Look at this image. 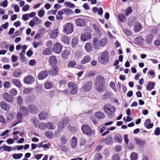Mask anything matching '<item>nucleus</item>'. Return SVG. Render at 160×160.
<instances>
[{
    "instance_id": "48",
    "label": "nucleus",
    "mask_w": 160,
    "mask_h": 160,
    "mask_svg": "<svg viewBox=\"0 0 160 160\" xmlns=\"http://www.w3.org/2000/svg\"><path fill=\"white\" fill-rule=\"evenodd\" d=\"M78 42V40L77 38L75 37H74L72 40V46L73 48H74L77 45Z\"/></svg>"
},
{
    "instance_id": "37",
    "label": "nucleus",
    "mask_w": 160,
    "mask_h": 160,
    "mask_svg": "<svg viewBox=\"0 0 160 160\" xmlns=\"http://www.w3.org/2000/svg\"><path fill=\"white\" fill-rule=\"evenodd\" d=\"M153 37V36L152 34L148 35L146 39V42L148 43H151Z\"/></svg>"
},
{
    "instance_id": "53",
    "label": "nucleus",
    "mask_w": 160,
    "mask_h": 160,
    "mask_svg": "<svg viewBox=\"0 0 160 160\" xmlns=\"http://www.w3.org/2000/svg\"><path fill=\"white\" fill-rule=\"evenodd\" d=\"M21 72L19 70H15L14 71L13 75L14 77L18 78L20 75Z\"/></svg>"
},
{
    "instance_id": "44",
    "label": "nucleus",
    "mask_w": 160,
    "mask_h": 160,
    "mask_svg": "<svg viewBox=\"0 0 160 160\" xmlns=\"http://www.w3.org/2000/svg\"><path fill=\"white\" fill-rule=\"evenodd\" d=\"M63 11L65 14L67 15H69L72 14L73 12L70 9L68 8H65L63 9Z\"/></svg>"
},
{
    "instance_id": "26",
    "label": "nucleus",
    "mask_w": 160,
    "mask_h": 160,
    "mask_svg": "<svg viewBox=\"0 0 160 160\" xmlns=\"http://www.w3.org/2000/svg\"><path fill=\"white\" fill-rule=\"evenodd\" d=\"M58 30L57 28H55L53 30L50 34V37L52 38H56L58 35Z\"/></svg>"
},
{
    "instance_id": "50",
    "label": "nucleus",
    "mask_w": 160,
    "mask_h": 160,
    "mask_svg": "<svg viewBox=\"0 0 160 160\" xmlns=\"http://www.w3.org/2000/svg\"><path fill=\"white\" fill-rule=\"evenodd\" d=\"M10 93L11 96H15L17 94V91L16 89L14 88H12L10 91Z\"/></svg>"
},
{
    "instance_id": "35",
    "label": "nucleus",
    "mask_w": 160,
    "mask_h": 160,
    "mask_svg": "<svg viewBox=\"0 0 160 160\" xmlns=\"http://www.w3.org/2000/svg\"><path fill=\"white\" fill-rule=\"evenodd\" d=\"M104 84H96V89L99 92H102L103 91V86Z\"/></svg>"
},
{
    "instance_id": "55",
    "label": "nucleus",
    "mask_w": 160,
    "mask_h": 160,
    "mask_svg": "<svg viewBox=\"0 0 160 160\" xmlns=\"http://www.w3.org/2000/svg\"><path fill=\"white\" fill-rule=\"evenodd\" d=\"M76 65V62L73 61L69 62L68 63V66L70 68H73Z\"/></svg>"
},
{
    "instance_id": "60",
    "label": "nucleus",
    "mask_w": 160,
    "mask_h": 160,
    "mask_svg": "<svg viewBox=\"0 0 160 160\" xmlns=\"http://www.w3.org/2000/svg\"><path fill=\"white\" fill-rule=\"evenodd\" d=\"M109 85L111 87V88L115 92H117V89L115 87V83L113 82H111L109 84Z\"/></svg>"
},
{
    "instance_id": "47",
    "label": "nucleus",
    "mask_w": 160,
    "mask_h": 160,
    "mask_svg": "<svg viewBox=\"0 0 160 160\" xmlns=\"http://www.w3.org/2000/svg\"><path fill=\"white\" fill-rule=\"evenodd\" d=\"M118 19L121 22H124L125 19L124 15L122 14H119L118 16Z\"/></svg>"
},
{
    "instance_id": "25",
    "label": "nucleus",
    "mask_w": 160,
    "mask_h": 160,
    "mask_svg": "<svg viewBox=\"0 0 160 160\" xmlns=\"http://www.w3.org/2000/svg\"><path fill=\"white\" fill-rule=\"evenodd\" d=\"M85 48L87 52L90 53L92 52V45L90 43L87 42L85 45Z\"/></svg>"
},
{
    "instance_id": "6",
    "label": "nucleus",
    "mask_w": 160,
    "mask_h": 160,
    "mask_svg": "<svg viewBox=\"0 0 160 160\" xmlns=\"http://www.w3.org/2000/svg\"><path fill=\"white\" fill-rule=\"evenodd\" d=\"M68 87L70 89V92L72 94H75L77 91V86L74 83L71 82L68 83Z\"/></svg>"
},
{
    "instance_id": "59",
    "label": "nucleus",
    "mask_w": 160,
    "mask_h": 160,
    "mask_svg": "<svg viewBox=\"0 0 160 160\" xmlns=\"http://www.w3.org/2000/svg\"><path fill=\"white\" fill-rule=\"evenodd\" d=\"M126 15L128 16L132 12V8L131 7H129L127 8L126 10Z\"/></svg>"
},
{
    "instance_id": "23",
    "label": "nucleus",
    "mask_w": 160,
    "mask_h": 160,
    "mask_svg": "<svg viewBox=\"0 0 160 160\" xmlns=\"http://www.w3.org/2000/svg\"><path fill=\"white\" fill-rule=\"evenodd\" d=\"M76 23L77 25L79 26H83L85 25V22L81 18L77 19L76 20Z\"/></svg>"
},
{
    "instance_id": "11",
    "label": "nucleus",
    "mask_w": 160,
    "mask_h": 160,
    "mask_svg": "<svg viewBox=\"0 0 160 160\" xmlns=\"http://www.w3.org/2000/svg\"><path fill=\"white\" fill-rule=\"evenodd\" d=\"M48 73L46 70L40 72L38 75V78L39 80H42L46 78L48 76Z\"/></svg>"
},
{
    "instance_id": "33",
    "label": "nucleus",
    "mask_w": 160,
    "mask_h": 160,
    "mask_svg": "<svg viewBox=\"0 0 160 160\" xmlns=\"http://www.w3.org/2000/svg\"><path fill=\"white\" fill-rule=\"evenodd\" d=\"M11 148L6 145H3L0 147V150H3L5 151L10 152L11 150Z\"/></svg>"
},
{
    "instance_id": "15",
    "label": "nucleus",
    "mask_w": 160,
    "mask_h": 160,
    "mask_svg": "<svg viewBox=\"0 0 160 160\" xmlns=\"http://www.w3.org/2000/svg\"><path fill=\"white\" fill-rule=\"evenodd\" d=\"M104 80L102 76L99 75L97 77L95 81L96 84H104Z\"/></svg>"
},
{
    "instance_id": "46",
    "label": "nucleus",
    "mask_w": 160,
    "mask_h": 160,
    "mask_svg": "<svg viewBox=\"0 0 160 160\" xmlns=\"http://www.w3.org/2000/svg\"><path fill=\"white\" fill-rule=\"evenodd\" d=\"M23 114L20 112H18L17 115V121H18V122H21V119L23 118Z\"/></svg>"
},
{
    "instance_id": "16",
    "label": "nucleus",
    "mask_w": 160,
    "mask_h": 160,
    "mask_svg": "<svg viewBox=\"0 0 160 160\" xmlns=\"http://www.w3.org/2000/svg\"><path fill=\"white\" fill-rule=\"evenodd\" d=\"M112 137L109 135L106 138L102 139L101 142H105L107 144H110L112 143Z\"/></svg>"
},
{
    "instance_id": "54",
    "label": "nucleus",
    "mask_w": 160,
    "mask_h": 160,
    "mask_svg": "<svg viewBox=\"0 0 160 160\" xmlns=\"http://www.w3.org/2000/svg\"><path fill=\"white\" fill-rule=\"evenodd\" d=\"M95 160H101L102 158V156L99 153H97L95 154Z\"/></svg>"
},
{
    "instance_id": "12",
    "label": "nucleus",
    "mask_w": 160,
    "mask_h": 160,
    "mask_svg": "<svg viewBox=\"0 0 160 160\" xmlns=\"http://www.w3.org/2000/svg\"><path fill=\"white\" fill-rule=\"evenodd\" d=\"M91 38V34L89 32L82 34L81 36V40L83 41H86Z\"/></svg>"
},
{
    "instance_id": "38",
    "label": "nucleus",
    "mask_w": 160,
    "mask_h": 160,
    "mask_svg": "<svg viewBox=\"0 0 160 160\" xmlns=\"http://www.w3.org/2000/svg\"><path fill=\"white\" fill-rule=\"evenodd\" d=\"M114 138L116 142L119 143H120L122 140V138L120 135L114 136Z\"/></svg>"
},
{
    "instance_id": "1",
    "label": "nucleus",
    "mask_w": 160,
    "mask_h": 160,
    "mask_svg": "<svg viewBox=\"0 0 160 160\" xmlns=\"http://www.w3.org/2000/svg\"><path fill=\"white\" fill-rule=\"evenodd\" d=\"M109 56L107 51L101 53V56L98 58L99 62L102 64L106 65L109 61Z\"/></svg>"
},
{
    "instance_id": "22",
    "label": "nucleus",
    "mask_w": 160,
    "mask_h": 160,
    "mask_svg": "<svg viewBox=\"0 0 160 160\" xmlns=\"http://www.w3.org/2000/svg\"><path fill=\"white\" fill-rule=\"evenodd\" d=\"M95 116L98 119H104L106 116L105 114L101 112L98 111L95 113Z\"/></svg>"
},
{
    "instance_id": "36",
    "label": "nucleus",
    "mask_w": 160,
    "mask_h": 160,
    "mask_svg": "<svg viewBox=\"0 0 160 160\" xmlns=\"http://www.w3.org/2000/svg\"><path fill=\"white\" fill-rule=\"evenodd\" d=\"M45 135L49 138H52L54 137V134L53 132L50 131H48L45 132Z\"/></svg>"
},
{
    "instance_id": "61",
    "label": "nucleus",
    "mask_w": 160,
    "mask_h": 160,
    "mask_svg": "<svg viewBox=\"0 0 160 160\" xmlns=\"http://www.w3.org/2000/svg\"><path fill=\"white\" fill-rule=\"evenodd\" d=\"M154 134L157 136L160 135V128L159 127H157L154 132Z\"/></svg>"
},
{
    "instance_id": "18",
    "label": "nucleus",
    "mask_w": 160,
    "mask_h": 160,
    "mask_svg": "<svg viewBox=\"0 0 160 160\" xmlns=\"http://www.w3.org/2000/svg\"><path fill=\"white\" fill-rule=\"evenodd\" d=\"M48 117V113L46 111H43L38 114V118L40 120H43Z\"/></svg>"
},
{
    "instance_id": "20",
    "label": "nucleus",
    "mask_w": 160,
    "mask_h": 160,
    "mask_svg": "<svg viewBox=\"0 0 160 160\" xmlns=\"http://www.w3.org/2000/svg\"><path fill=\"white\" fill-rule=\"evenodd\" d=\"M151 122V121L150 119H146L144 123V126L148 129L152 128L153 127V124Z\"/></svg>"
},
{
    "instance_id": "21",
    "label": "nucleus",
    "mask_w": 160,
    "mask_h": 160,
    "mask_svg": "<svg viewBox=\"0 0 160 160\" xmlns=\"http://www.w3.org/2000/svg\"><path fill=\"white\" fill-rule=\"evenodd\" d=\"M155 85V82H149L147 83L146 90L147 91H151L154 88Z\"/></svg>"
},
{
    "instance_id": "34",
    "label": "nucleus",
    "mask_w": 160,
    "mask_h": 160,
    "mask_svg": "<svg viewBox=\"0 0 160 160\" xmlns=\"http://www.w3.org/2000/svg\"><path fill=\"white\" fill-rule=\"evenodd\" d=\"M98 40L97 37L94 38L93 40V44L94 47L96 49H98Z\"/></svg>"
},
{
    "instance_id": "40",
    "label": "nucleus",
    "mask_w": 160,
    "mask_h": 160,
    "mask_svg": "<svg viewBox=\"0 0 160 160\" xmlns=\"http://www.w3.org/2000/svg\"><path fill=\"white\" fill-rule=\"evenodd\" d=\"M107 42V40L105 38H103L101 39L99 42V44L100 46L103 47L105 46Z\"/></svg>"
},
{
    "instance_id": "62",
    "label": "nucleus",
    "mask_w": 160,
    "mask_h": 160,
    "mask_svg": "<svg viewBox=\"0 0 160 160\" xmlns=\"http://www.w3.org/2000/svg\"><path fill=\"white\" fill-rule=\"evenodd\" d=\"M8 2L7 0H5L0 3V5L3 8H6L8 6Z\"/></svg>"
},
{
    "instance_id": "43",
    "label": "nucleus",
    "mask_w": 160,
    "mask_h": 160,
    "mask_svg": "<svg viewBox=\"0 0 160 160\" xmlns=\"http://www.w3.org/2000/svg\"><path fill=\"white\" fill-rule=\"evenodd\" d=\"M52 53V51L49 48H48L45 49L42 52V54L44 55H48Z\"/></svg>"
},
{
    "instance_id": "3",
    "label": "nucleus",
    "mask_w": 160,
    "mask_h": 160,
    "mask_svg": "<svg viewBox=\"0 0 160 160\" xmlns=\"http://www.w3.org/2000/svg\"><path fill=\"white\" fill-rule=\"evenodd\" d=\"M103 110L106 113L110 115L112 113H114L115 112L116 108L110 104L107 103L104 106Z\"/></svg>"
},
{
    "instance_id": "42",
    "label": "nucleus",
    "mask_w": 160,
    "mask_h": 160,
    "mask_svg": "<svg viewBox=\"0 0 160 160\" xmlns=\"http://www.w3.org/2000/svg\"><path fill=\"white\" fill-rule=\"evenodd\" d=\"M23 156L22 153L13 154L12 155L13 158L14 159H18L20 158Z\"/></svg>"
},
{
    "instance_id": "19",
    "label": "nucleus",
    "mask_w": 160,
    "mask_h": 160,
    "mask_svg": "<svg viewBox=\"0 0 160 160\" xmlns=\"http://www.w3.org/2000/svg\"><path fill=\"white\" fill-rule=\"evenodd\" d=\"M33 82V78L31 76H28L24 78V82L26 83L31 84Z\"/></svg>"
},
{
    "instance_id": "31",
    "label": "nucleus",
    "mask_w": 160,
    "mask_h": 160,
    "mask_svg": "<svg viewBox=\"0 0 160 160\" xmlns=\"http://www.w3.org/2000/svg\"><path fill=\"white\" fill-rule=\"evenodd\" d=\"M70 54V52L68 51L67 50H65L63 51L61 53V56L64 59L67 58L68 56Z\"/></svg>"
},
{
    "instance_id": "9",
    "label": "nucleus",
    "mask_w": 160,
    "mask_h": 160,
    "mask_svg": "<svg viewBox=\"0 0 160 160\" xmlns=\"http://www.w3.org/2000/svg\"><path fill=\"white\" fill-rule=\"evenodd\" d=\"M49 65L52 67L56 66L57 62V59L55 56H52L50 57L49 59Z\"/></svg>"
},
{
    "instance_id": "32",
    "label": "nucleus",
    "mask_w": 160,
    "mask_h": 160,
    "mask_svg": "<svg viewBox=\"0 0 160 160\" xmlns=\"http://www.w3.org/2000/svg\"><path fill=\"white\" fill-rule=\"evenodd\" d=\"M46 124V128L49 129L53 130L56 128V125L54 123L48 122Z\"/></svg>"
},
{
    "instance_id": "56",
    "label": "nucleus",
    "mask_w": 160,
    "mask_h": 160,
    "mask_svg": "<svg viewBox=\"0 0 160 160\" xmlns=\"http://www.w3.org/2000/svg\"><path fill=\"white\" fill-rule=\"evenodd\" d=\"M38 127L41 130H44L46 128V124L44 123H41L39 124Z\"/></svg>"
},
{
    "instance_id": "24",
    "label": "nucleus",
    "mask_w": 160,
    "mask_h": 160,
    "mask_svg": "<svg viewBox=\"0 0 160 160\" xmlns=\"http://www.w3.org/2000/svg\"><path fill=\"white\" fill-rule=\"evenodd\" d=\"M141 24L139 22L136 23L134 26V31L135 32H139L142 29Z\"/></svg>"
},
{
    "instance_id": "64",
    "label": "nucleus",
    "mask_w": 160,
    "mask_h": 160,
    "mask_svg": "<svg viewBox=\"0 0 160 160\" xmlns=\"http://www.w3.org/2000/svg\"><path fill=\"white\" fill-rule=\"evenodd\" d=\"M52 85L51 83L49 82H46L45 85L44 87L45 88L47 89H49L51 87Z\"/></svg>"
},
{
    "instance_id": "51",
    "label": "nucleus",
    "mask_w": 160,
    "mask_h": 160,
    "mask_svg": "<svg viewBox=\"0 0 160 160\" xmlns=\"http://www.w3.org/2000/svg\"><path fill=\"white\" fill-rule=\"evenodd\" d=\"M17 104L18 105H21L22 104L23 102V100L21 96H19L17 97Z\"/></svg>"
},
{
    "instance_id": "58",
    "label": "nucleus",
    "mask_w": 160,
    "mask_h": 160,
    "mask_svg": "<svg viewBox=\"0 0 160 160\" xmlns=\"http://www.w3.org/2000/svg\"><path fill=\"white\" fill-rule=\"evenodd\" d=\"M115 150L117 152H120L122 150V148L120 145H118L114 147Z\"/></svg>"
},
{
    "instance_id": "63",
    "label": "nucleus",
    "mask_w": 160,
    "mask_h": 160,
    "mask_svg": "<svg viewBox=\"0 0 160 160\" xmlns=\"http://www.w3.org/2000/svg\"><path fill=\"white\" fill-rule=\"evenodd\" d=\"M42 42H34L33 43V45L34 48H36L38 46H40L42 45Z\"/></svg>"
},
{
    "instance_id": "5",
    "label": "nucleus",
    "mask_w": 160,
    "mask_h": 160,
    "mask_svg": "<svg viewBox=\"0 0 160 160\" xmlns=\"http://www.w3.org/2000/svg\"><path fill=\"white\" fill-rule=\"evenodd\" d=\"M92 85V82L89 81L86 82L82 87L81 90L82 91L89 92L91 89Z\"/></svg>"
},
{
    "instance_id": "27",
    "label": "nucleus",
    "mask_w": 160,
    "mask_h": 160,
    "mask_svg": "<svg viewBox=\"0 0 160 160\" xmlns=\"http://www.w3.org/2000/svg\"><path fill=\"white\" fill-rule=\"evenodd\" d=\"M135 141L136 143L139 145H143L146 143V141L145 140H141L139 138H135Z\"/></svg>"
},
{
    "instance_id": "2",
    "label": "nucleus",
    "mask_w": 160,
    "mask_h": 160,
    "mask_svg": "<svg viewBox=\"0 0 160 160\" xmlns=\"http://www.w3.org/2000/svg\"><path fill=\"white\" fill-rule=\"evenodd\" d=\"M81 130L84 133L88 136L95 135V131L92 130L90 127L87 124H83L81 127Z\"/></svg>"
},
{
    "instance_id": "39",
    "label": "nucleus",
    "mask_w": 160,
    "mask_h": 160,
    "mask_svg": "<svg viewBox=\"0 0 160 160\" xmlns=\"http://www.w3.org/2000/svg\"><path fill=\"white\" fill-rule=\"evenodd\" d=\"M58 69L57 67L52 69L50 71V73L53 76H56L58 73Z\"/></svg>"
},
{
    "instance_id": "28",
    "label": "nucleus",
    "mask_w": 160,
    "mask_h": 160,
    "mask_svg": "<svg viewBox=\"0 0 160 160\" xmlns=\"http://www.w3.org/2000/svg\"><path fill=\"white\" fill-rule=\"evenodd\" d=\"M90 60V57L88 55L84 56L81 61V63L82 64H85L89 62Z\"/></svg>"
},
{
    "instance_id": "45",
    "label": "nucleus",
    "mask_w": 160,
    "mask_h": 160,
    "mask_svg": "<svg viewBox=\"0 0 160 160\" xmlns=\"http://www.w3.org/2000/svg\"><path fill=\"white\" fill-rule=\"evenodd\" d=\"M138 158V155L135 152H132L130 155L131 160H137Z\"/></svg>"
},
{
    "instance_id": "7",
    "label": "nucleus",
    "mask_w": 160,
    "mask_h": 160,
    "mask_svg": "<svg viewBox=\"0 0 160 160\" xmlns=\"http://www.w3.org/2000/svg\"><path fill=\"white\" fill-rule=\"evenodd\" d=\"M62 47L60 43H57L54 44L53 49L54 52L56 53H60L62 50Z\"/></svg>"
},
{
    "instance_id": "8",
    "label": "nucleus",
    "mask_w": 160,
    "mask_h": 160,
    "mask_svg": "<svg viewBox=\"0 0 160 160\" xmlns=\"http://www.w3.org/2000/svg\"><path fill=\"white\" fill-rule=\"evenodd\" d=\"M28 112L32 114L37 112L38 110L37 106L34 104H30L28 105Z\"/></svg>"
},
{
    "instance_id": "14",
    "label": "nucleus",
    "mask_w": 160,
    "mask_h": 160,
    "mask_svg": "<svg viewBox=\"0 0 160 160\" xmlns=\"http://www.w3.org/2000/svg\"><path fill=\"white\" fill-rule=\"evenodd\" d=\"M19 110L20 111V112L24 116H27L28 114V109L24 106L21 105L20 106Z\"/></svg>"
},
{
    "instance_id": "49",
    "label": "nucleus",
    "mask_w": 160,
    "mask_h": 160,
    "mask_svg": "<svg viewBox=\"0 0 160 160\" xmlns=\"http://www.w3.org/2000/svg\"><path fill=\"white\" fill-rule=\"evenodd\" d=\"M32 91V89L30 88H25L23 90V92L24 93L28 94L30 93Z\"/></svg>"
},
{
    "instance_id": "29",
    "label": "nucleus",
    "mask_w": 160,
    "mask_h": 160,
    "mask_svg": "<svg viewBox=\"0 0 160 160\" xmlns=\"http://www.w3.org/2000/svg\"><path fill=\"white\" fill-rule=\"evenodd\" d=\"M78 141V139L75 137L72 138L71 141V147L72 148H74L76 146Z\"/></svg>"
},
{
    "instance_id": "30",
    "label": "nucleus",
    "mask_w": 160,
    "mask_h": 160,
    "mask_svg": "<svg viewBox=\"0 0 160 160\" xmlns=\"http://www.w3.org/2000/svg\"><path fill=\"white\" fill-rule=\"evenodd\" d=\"M12 82L18 88H20L22 86L21 84L20 81L17 79H13L12 80Z\"/></svg>"
},
{
    "instance_id": "13",
    "label": "nucleus",
    "mask_w": 160,
    "mask_h": 160,
    "mask_svg": "<svg viewBox=\"0 0 160 160\" xmlns=\"http://www.w3.org/2000/svg\"><path fill=\"white\" fill-rule=\"evenodd\" d=\"M3 98L5 101L9 102H12L13 99L12 96L10 95L8 92L4 93L3 94Z\"/></svg>"
},
{
    "instance_id": "17",
    "label": "nucleus",
    "mask_w": 160,
    "mask_h": 160,
    "mask_svg": "<svg viewBox=\"0 0 160 160\" xmlns=\"http://www.w3.org/2000/svg\"><path fill=\"white\" fill-rule=\"evenodd\" d=\"M0 107L2 109L6 111H9L10 108V105L4 101H2L1 102Z\"/></svg>"
},
{
    "instance_id": "41",
    "label": "nucleus",
    "mask_w": 160,
    "mask_h": 160,
    "mask_svg": "<svg viewBox=\"0 0 160 160\" xmlns=\"http://www.w3.org/2000/svg\"><path fill=\"white\" fill-rule=\"evenodd\" d=\"M69 38L68 36H63L62 38V40L65 43L68 44L69 41Z\"/></svg>"
},
{
    "instance_id": "57",
    "label": "nucleus",
    "mask_w": 160,
    "mask_h": 160,
    "mask_svg": "<svg viewBox=\"0 0 160 160\" xmlns=\"http://www.w3.org/2000/svg\"><path fill=\"white\" fill-rule=\"evenodd\" d=\"M112 159V160H120V157L118 154H116L113 156Z\"/></svg>"
},
{
    "instance_id": "52",
    "label": "nucleus",
    "mask_w": 160,
    "mask_h": 160,
    "mask_svg": "<svg viewBox=\"0 0 160 160\" xmlns=\"http://www.w3.org/2000/svg\"><path fill=\"white\" fill-rule=\"evenodd\" d=\"M64 5L65 6L71 8H72L75 6L74 4L68 2H65L64 3Z\"/></svg>"
},
{
    "instance_id": "10",
    "label": "nucleus",
    "mask_w": 160,
    "mask_h": 160,
    "mask_svg": "<svg viewBox=\"0 0 160 160\" xmlns=\"http://www.w3.org/2000/svg\"><path fill=\"white\" fill-rule=\"evenodd\" d=\"M68 123V118H65L63 119L60 122L58 127V129L61 130L64 127L67 125V124Z\"/></svg>"
},
{
    "instance_id": "4",
    "label": "nucleus",
    "mask_w": 160,
    "mask_h": 160,
    "mask_svg": "<svg viewBox=\"0 0 160 160\" xmlns=\"http://www.w3.org/2000/svg\"><path fill=\"white\" fill-rule=\"evenodd\" d=\"M73 31V27L71 23H66L63 26V32L67 34H69Z\"/></svg>"
}]
</instances>
